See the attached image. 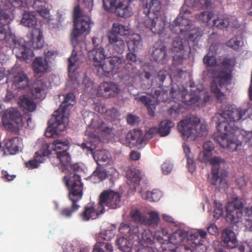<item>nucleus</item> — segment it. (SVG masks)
Here are the masks:
<instances>
[{"label":"nucleus","mask_w":252,"mask_h":252,"mask_svg":"<svg viewBox=\"0 0 252 252\" xmlns=\"http://www.w3.org/2000/svg\"><path fill=\"white\" fill-rule=\"evenodd\" d=\"M152 234L150 230H144L141 234V238L140 240L141 245L148 246V245L152 244Z\"/></svg>","instance_id":"nucleus-61"},{"label":"nucleus","mask_w":252,"mask_h":252,"mask_svg":"<svg viewBox=\"0 0 252 252\" xmlns=\"http://www.w3.org/2000/svg\"><path fill=\"white\" fill-rule=\"evenodd\" d=\"M174 126V124L170 120H164L160 122L158 128V133L161 136L168 135L171 128Z\"/></svg>","instance_id":"nucleus-49"},{"label":"nucleus","mask_w":252,"mask_h":252,"mask_svg":"<svg viewBox=\"0 0 252 252\" xmlns=\"http://www.w3.org/2000/svg\"><path fill=\"white\" fill-rule=\"evenodd\" d=\"M69 173L63 178V182L67 187L68 190H71L73 186H79L81 187L82 192H83V184L81 182L80 176L78 174L82 169L77 163L68 166V169H66Z\"/></svg>","instance_id":"nucleus-13"},{"label":"nucleus","mask_w":252,"mask_h":252,"mask_svg":"<svg viewBox=\"0 0 252 252\" xmlns=\"http://www.w3.org/2000/svg\"><path fill=\"white\" fill-rule=\"evenodd\" d=\"M159 221L158 215L155 212H151L148 218L145 217L143 225L155 228L158 225Z\"/></svg>","instance_id":"nucleus-48"},{"label":"nucleus","mask_w":252,"mask_h":252,"mask_svg":"<svg viewBox=\"0 0 252 252\" xmlns=\"http://www.w3.org/2000/svg\"><path fill=\"white\" fill-rule=\"evenodd\" d=\"M113 247L109 242L98 240L94 245L92 252H112Z\"/></svg>","instance_id":"nucleus-47"},{"label":"nucleus","mask_w":252,"mask_h":252,"mask_svg":"<svg viewBox=\"0 0 252 252\" xmlns=\"http://www.w3.org/2000/svg\"><path fill=\"white\" fill-rule=\"evenodd\" d=\"M47 86L42 81L36 82L32 90V94L35 99H43L46 95Z\"/></svg>","instance_id":"nucleus-35"},{"label":"nucleus","mask_w":252,"mask_h":252,"mask_svg":"<svg viewBox=\"0 0 252 252\" xmlns=\"http://www.w3.org/2000/svg\"><path fill=\"white\" fill-rule=\"evenodd\" d=\"M28 0H26L27 6L26 7H15L12 4L11 6L14 8H19L21 10L25 11L23 14V17L21 20V23L26 27L29 28L35 29V26L37 24V19L35 17V14L34 12H26V8L29 7V3H28ZM9 3L11 4L10 2Z\"/></svg>","instance_id":"nucleus-23"},{"label":"nucleus","mask_w":252,"mask_h":252,"mask_svg":"<svg viewBox=\"0 0 252 252\" xmlns=\"http://www.w3.org/2000/svg\"><path fill=\"white\" fill-rule=\"evenodd\" d=\"M53 150L56 152L66 151L68 148V142L67 141H61L59 139L55 140L52 144Z\"/></svg>","instance_id":"nucleus-57"},{"label":"nucleus","mask_w":252,"mask_h":252,"mask_svg":"<svg viewBox=\"0 0 252 252\" xmlns=\"http://www.w3.org/2000/svg\"><path fill=\"white\" fill-rule=\"evenodd\" d=\"M56 154L57 158L60 160L62 171H65L66 169H68L71 158L67 151L58 152Z\"/></svg>","instance_id":"nucleus-43"},{"label":"nucleus","mask_w":252,"mask_h":252,"mask_svg":"<svg viewBox=\"0 0 252 252\" xmlns=\"http://www.w3.org/2000/svg\"><path fill=\"white\" fill-rule=\"evenodd\" d=\"M139 62V59L132 51L129 52L126 55V60H123L124 68L127 70L130 81L128 85L133 86L134 80L139 75V70L135 65Z\"/></svg>","instance_id":"nucleus-14"},{"label":"nucleus","mask_w":252,"mask_h":252,"mask_svg":"<svg viewBox=\"0 0 252 252\" xmlns=\"http://www.w3.org/2000/svg\"><path fill=\"white\" fill-rule=\"evenodd\" d=\"M117 244L119 249L124 252H130L132 244L127 238L122 237H120L117 240Z\"/></svg>","instance_id":"nucleus-54"},{"label":"nucleus","mask_w":252,"mask_h":252,"mask_svg":"<svg viewBox=\"0 0 252 252\" xmlns=\"http://www.w3.org/2000/svg\"><path fill=\"white\" fill-rule=\"evenodd\" d=\"M147 141V137L141 129H133L126 134L125 144L126 146L132 147L141 145Z\"/></svg>","instance_id":"nucleus-17"},{"label":"nucleus","mask_w":252,"mask_h":252,"mask_svg":"<svg viewBox=\"0 0 252 252\" xmlns=\"http://www.w3.org/2000/svg\"><path fill=\"white\" fill-rule=\"evenodd\" d=\"M145 25L154 34L161 35L165 29V18L163 16L149 18L145 20Z\"/></svg>","instance_id":"nucleus-19"},{"label":"nucleus","mask_w":252,"mask_h":252,"mask_svg":"<svg viewBox=\"0 0 252 252\" xmlns=\"http://www.w3.org/2000/svg\"><path fill=\"white\" fill-rule=\"evenodd\" d=\"M106 177L107 173L105 169L101 165H97L90 179L94 183H98L105 179Z\"/></svg>","instance_id":"nucleus-42"},{"label":"nucleus","mask_w":252,"mask_h":252,"mask_svg":"<svg viewBox=\"0 0 252 252\" xmlns=\"http://www.w3.org/2000/svg\"><path fill=\"white\" fill-rule=\"evenodd\" d=\"M84 119L85 123L87 122H89V128H92L95 131L96 130H100L107 133H110L111 131V128L106 126V124L103 121L94 113H88V116H85Z\"/></svg>","instance_id":"nucleus-18"},{"label":"nucleus","mask_w":252,"mask_h":252,"mask_svg":"<svg viewBox=\"0 0 252 252\" xmlns=\"http://www.w3.org/2000/svg\"><path fill=\"white\" fill-rule=\"evenodd\" d=\"M247 112L246 109L236 108L229 105L219 113L224 121L218 124L217 129L220 135L215 139L221 147L233 152L241 146V142L238 140L241 132L237 125L247 118Z\"/></svg>","instance_id":"nucleus-1"},{"label":"nucleus","mask_w":252,"mask_h":252,"mask_svg":"<svg viewBox=\"0 0 252 252\" xmlns=\"http://www.w3.org/2000/svg\"><path fill=\"white\" fill-rule=\"evenodd\" d=\"M91 20L88 16H83L82 18L74 20V30L71 36L76 38L79 35L86 32H89L91 29Z\"/></svg>","instance_id":"nucleus-21"},{"label":"nucleus","mask_w":252,"mask_h":252,"mask_svg":"<svg viewBox=\"0 0 252 252\" xmlns=\"http://www.w3.org/2000/svg\"><path fill=\"white\" fill-rule=\"evenodd\" d=\"M118 85L113 82H103L100 83L97 91L98 94L105 98L117 96L120 92Z\"/></svg>","instance_id":"nucleus-20"},{"label":"nucleus","mask_w":252,"mask_h":252,"mask_svg":"<svg viewBox=\"0 0 252 252\" xmlns=\"http://www.w3.org/2000/svg\"><path fill=\"white\" fill-rule=\"evenodd\" d=\"M199 99V96L195 93H189L185 91L181 95V101L187 105L195 104Z\"/></svg>","instance_id":"nucleus-46"},{"label":"nucleus","mask_w":252,"mask_h":252,"mask_svg":"<svg viewBox=\"0 0 252 252\" xmlns=\"http://www.w3.org/2000/svg\"><path fill=\"white\" fill-rule=\"evenodd\" d=\"M127 47L129 51L136 52L142 49L143 41L141 36L137 33H133L129 37L127 41Z\"/></svg>","instance_id":"nucleus-31"},{"label":"nucleus","mask_w":252,"mask_h":252,"mask_svg":"<svg viewBox=\"0 0 252 252\" xmlns=\"http://www.w3.org/2000/svg\"><path fill=\"white\" fill-rule=\"evenodd\" d=\"M231 205H228L226 208V220L231 223H235L239 221V219L242 216L243 212H238L237 210L230 209Z\"/></svg>","instance_id":"nucleus-44"},{"label":"nucleus","mask_w":252,"mask_h":252,"mask_svg":"<svg viewBox=\"0 0 252 252\" xmlns=\"http://www.w3.org/2000/svg\"><path fill=\"white\" fill-rule=\"evenodd\" d=\"M104 212V208L101 206L99 202L96 205L88 204L84 207L83 211L79 214V217L82 220L88 221L96 219Z\"/></svg>","instance_id":"nucleus-16"},{"label":"nucleus","mask_w":252,"mask_h":252,"mask_svg":"<svg viewBox=\"0 0 252 252\" xmlns=\"http://www.w3.org/2000/svg\"><path fill=\"white\" fill-rule=\"evenodd\" d=\"M63 96L64 100L62 102L60 108L54 112L48 122L49 126L45 134L47 137H51L58 132L63 131L68 122L67 111L69 107L73 106L75 104L76 99L74 94L71 93Z\"/></svg>","instance_id":"nucleus-4"},{"label":"nucleus","mask_w":252,"mask_h":252,"mask_svg":"<svg viewBox=\"0 0 252 252\" xmlns=\"http://www.w3.org/2000/svg\"><path fill=\"white\" fill-rule=\"evenodd\" d=\"M242 43L243 42L241 39H239L237 36H234L229 39V40L226 42V45L227 47L237 51L242 46Z\"/></svg>","instance_id":"nucleus-63"},{"label":"nucleus","mask_w":252,"mask_h":252,"mask_svg":"<svg viewBox=\"0 0 252 252\" xmlns=\"http://www.w3.org/2000/svg\"><path fill=\"white\" fill-rule=\"evenodd\" d=\"M135 100L144 104L147 108L149 114L151 116L153 117L155 115L156 107L152 103V98L151 96L143 95L136 97Z\"/></svg>","instance_id":"nucleus-40"},{"label":"nucleus","mask_w":252,"mask_h":252,"mask_svg":"<svg viewBox=\"0 0 252 252\" xmlns=\"http://www.w3.org/2000/svg\"><path fill=\"white\" fill-rule=\"evenodd\" d=\"M49 144H46L43 151L35 152L34 158L25 162L26 167L31 169L38 168L40 163H42L51 154V151L49 150Z\"/></svg>","instance_id":"nucleus-22"},{"label":"nucleus","mask_w":252,"mask_h":252,"mask_svg":"<svg viewBox=\"0 0 252 252\" xmlns=\"http://www.w3.org/2000/svg\"><path fill=\"white\" fill-rule=\"evenodd\" d=\"M203 63L207 67H213L217 65V60L213 53L210 52L204 56Z\"/></svg>","instance_id":"nucleus-62"},{"label":"nucleus","mask_w":252,"mask_h":252,"mask_svg":"<svg viewBox=\"0 0 252 252\" xmlns=\"http://www.w3.org/2000/svg\"><path fill=\"white\" fill-rule=\"evenodd\" d=\"M166 75L167 72L165 70H160L159 71L156 76L154 77V78L152 79L151 86L161 88Z\"/></svg>","instance_id":"nucleus-51"},{"label":"nucleus","mask_w":252,"mask_h":252,"mask_svg":"<svg viewBox=\"0 0 252 252\" xmlns=\"http://www.w3.org/2000/svg\"><path fill=\"white\" fill-rule=\"evenodd\" d=\"M95 70L97 75L100 77L103 76L110 77L114 74H116L113 67L109 64V62L107 58L105 59L103 63H100L98 66H96Z\"/></svg>","instance_id":"nucleus-27"},{"label":"nucleus","mask_w":252,"mask_h":252,"mask_svg":"<svg viewBox=\"0 0 252 252\" xmlns=\"http://www.w3.org/2000/svg\"><path fill=\"white\" fill-rule=\"evenodd\" d=\"M188 45L189 42L186 39L179 36L175 37V39L172 43L173 52L184 51L185 48Z\"/></svg>","instance_id":"nucleus-53"},{"label":"nucleus","mask_w":252,"mask_h":252,"mask_svg":"<svg viewBox=\"0 0 252 252\" xmlns=\"http://www.w3.org/2000/svg\"><path fill=\"white\" fill-rule=\"evenodd\" d=\"M108 45L116 53L122 54L125 48V44L123 39L120 37L113 34L108 35Z\"/></svg>","instance_id":"nucleus-26"},{"label":"nucleus","mask_w":252,"mask_h":252,"mask_svg":"<svg viewBox=\"0 0 252 252\" xmlns=\"http://www.w3.org/2000/svg\"><path fill=\"white\" fill-rule=\"evenodd\" d=\"M182 105L176 103L172 106L167 111L168 116L171 119H176L181 112Z\"/></svg>","instance_id":"nucleus-58"},{"label":"nucleus","mask_w":252,"mask_h":252,"mask_svg":"<svg viewBox=\"0 0 252 252\" xmlns=\"http://www.w3.org/2000/svg\"><path fill=\"white\" fill-rule=\"evenodd\" d=\"M203 148V152L199 155V160L202 162H209L212 165V177L210 179V182L212 185L220 187V184L223 182L224 178L227 176L226 171L220 168V164L224 163L225 160L218 157L211 158L212 155V151L215 148L212 142L206 141L204 143Z\"/></svg>","instance_id":"nucleus-5"},{"label":"nucleus","mask_w":252,"mask_h":252,"mask_svg":"<svg viewBox=\"0 0 252 252\" xmlns=\"http://www.w3.org/2000/svg\"><path fill=\"white\" fill-rule=\"evenodd\" d=\"M169 237L168 231L165 229H161L157 231L154 235V238L160 244V248L162 251H167L169 245Z\"/></svg>","instance_id":"nucleus-28"},{"label":"nucleus","mask_w":252,"mask_h":252,"mask_svg":"<svg viewBox=\"0 0 252 252\" xmlns=\"http://www.w3.org/2000/svg\"><path fill=\"white\" fill-rule=\"evenodd\" d=\"M88 57L89 60L93 61L94 67L98 66L102 61L106 59V55L104 49L100 47L94 48L88 53Z\"/></svg>","instance_id":"nucleus-24"},{"label":"nucleus","mask_w":252,"mask_h":252,"mask_svg":"<svg viewBox=\"0 0 252 252\" xmlns=\"http://www.w3.org/2000/svg\"><path fill=\"white\" fill-rule=\"evenodd\" d=\"M188 238H189V234L188 232L182 229L178 230L170 235L169 245L185 244Z\"/></svg>","instance_id":"nucleus-30"},{"label":"nucleus","mask_w":252,"mask_h":252,"mask_svg":"<svg viewBox=\"0 0 252 252\" xmlns=\"http://www.w3.org/2000/svg\"><path fill=\"white\" fill-rule=\"evenodd\" d=\"M178 129L185 140L189 138L195 140L197 137H202L207 133V125L201 124L199 119L196 117L182 120L178 123Z\"/></svg>","instance_id":"nucleus-6"},{"label":"nucleus","mask_w":252,"mask_h":252,"mask_svg":"<svg viewBox=\"0 0 252 252\" xmlns=\"http://www.w3.org/2000/svg\"><path fill=\"white\" fill-rule=\"evenodd\" d=\"M86 133L90 138V139L89 141L84 140V142L80 145L81 148L87 149L88 151L91 152L97 165L105 166L109 164L112 161L110 153L106 150H96L94 152L96 148L94 140L97 138L95 137V134L90 133L88 129Z\"/></svg>","instance_id":"nucleus-7"},{"label":"nucleus","mask_w":252,"mask_h":252,"mask_svg":"<svg viewBox=\"0 0 252 252\" xmlns=\"http://www.w3.org/2000/svg\"><path fill=\"white\" fill-rule=\"evenodd\" d=\"M152 57L154 61L159 63L164 64L168 60L167 48L164 45L156 48L153 51Z\"/></svg>","instance_id":"nucleus-33"},{"label":"nucleus","mask_w":252,"mask_h":252,"mask_svg":"<svg viewBox=\"0 0 252 252\" xmlns=\"http://www.w3.org/2000/svg\"><path fill=\"white\" fill-rule=\"evenodd\" d=\"M21 140L17 136L13 137L5 140L4 149L6 150L10 155L16 154L19 150Z\"/></svg>","instance_id":"nucleus-36"},{"label":"nucleus","mask_w":252,"mask_h":252,"mask_svg":"<svg viewBox=\"0 0 252 252\" xmlns=\"http://www.w3.org/2000/svg\"><path fill=\"white\" fill-rule=\"evenodd\" d=\"M18 104L19 107L23 110H26L30 112H33L36 108V104L32 98L27 94H24L20 96Z\"/></svg>","instance_id":"nucleus-34"},{"label":"nucleus","mask_w":252,"mask_h":252,"mask_svg":"<svg viewBox=\"0 0 252 252\" xmlns=\"http://www.w3.org/2000/svg\"><path fill=\"white\" fill-rule=\"evenodd\" d=\"M32 7L43 18L45 19L49 18V10L47 7L46 0H35L33 1Z\"/></svg>","instance_id":"nucleus-38"},{"label":"nucleus","mask_w":252,"mask_h":252,"mask_svg":"<svg viewBox=\"0 0 252 252\" xmlns=\"http://www.w3.org/2000/svg\"><path fill=\"white\" fill-rule=\"evenodd\" d=\"M68 197L72 202L70 208L64 207L60 210V215L65 218H70L72 214L77 211L80 208V205L77 202L80 200L83 196V192L81 191V187L79 186H73L71 190H68Z\"/></svg>","instance_id":"nucleus-10"},{"label":"nucleus","mask_w":252,"mask_h":252,"mask_svg":"<svg viewBox=\"0 0 252 252\" xmlns=\"http://www.w3.org/2000/svg\"><path fill=\"white\" fill-rule=\"evenodd\" d=\"M189 238L187 239L186 243L180 245L175 249H171L172 252H192L193 249L196 247V246H192L189 243Z\"/></svg>","instance_id":"nucleus-59"},{"label":"nucleus","mask_w":252,"mask_h":252,"mask_svg":"<svg viewBox=\"0 0 252 252\" xmlns=\"http://www.w3.org/2000/svg\"><path fill=\"white\" fill-rule=\"evenodd\" d=\"M213 15V13L210 11H203L201 12L199 14L196 15V18L201 22L207 23L208 26L212 25L210 22Z\"/></svg>","instance_id":"nucleus-60"},{"label":"nucleus","mask_w":252,"mask_h":252,"mask_svg":"<svg viewBox=\"0 0 252 252\" xmlns=\"http://www.w3.org/2000/svg\"><path fill=\"white\" fill-rule=\"evenodd\" d=\"M107 58L109 62V64L111 65L116 73L124 67L123 59L122 58L113 56Z\"/></svg>","instance_id":"nucleus-52"},{"label":"nucleus","mask_w":252,"mask_h":252,"mask_svg":"<svg viewBox=\"0 0 252 252\" xmlns=\"http://www.w3.org/2000/svg\"><path fill=\"white\" fill-rule=\"evenodd\" d=\"M207 232L203 229H197L194 232L189 233V238L188 242L192 246H199L203 244L202 239L206 238Z\"/></svg>","instance_id":"nucleus-37"},{"label":"nucleus","mask_w":252,"mask_h":252,"mask_svg":"<svg viewBox=\"0 0 252 252\" xmlns=\"http://www.w3.org/2000/svg\"><path fill=\"white\" fill-rule=\"evenodd\" d=\"M121 194L111 190H104L99 197V203L101 206L104 208L107 206L110 208L115 209L120 206Z\"/></svg>","instance_id":"nucleus-15"},{"label":"nucleus","mask_w":252,"mask_h":252,"mask_svg":"<svg viewBox=\"0 0 252 252\" xmlns=\"http://www.w3.org/2000/svg\"><path fill=\"white\" fill-rule=\"evenodd\" d=\"M127 179L135 184H138L141 179V172L138 169H134L127 173Z\"/></svg>","instance_id":"nucleus-56"},{"label":"nucleus","mask_w":252,"mask_h":252,"mask_svg":"<svg viewBox=\"0 0 252 252\" xmlns=\"http://www.w3.org/2000/svg\"><path fill=\"white\" fill-rule=\"evenodd\" d=\"M129 33L128 27L118 23L113 24L112 28L108 34H113L117 36H126Z\"/></svg>","instance_id":"nucleus-45"},{"label":"nucleus","mask_w":252,"mask_h":252,"mask_svg":"<svg viewBox=\"0 0 252 252\" xmlns=\"http://www.w3.org/2000/svg\"><path fill=\"white\" fill-rule=\"evenodd\" d=\"M234 63L233 59L225 58L221 63V69L207 70L208 74L213 79L211 83V92L215 94L219 102H222L226 98L225 94L220 91L219 87L222 88L231 84L232 67Z\"/></svg>","instance_id":"nucleus-3"},{"label":"nucleus","mask_w":252,"mask_h":252,"mask_svg":"<svg viewBox=\"0 0 252 252\" xmlns=\"http://www.w3.org/2000/svg\"><path fill=\"white\" fill-rule=\"evenodd\" d=\"M103 6L109 13H114L120 17H129L132 13L128 3L125 1L103 0Z\"/></svg>","instance_id":"nucleus-8"},{"label":"nucleus","mask_w":252,"mask_h":252,"mask_svg":"<svg viewBox=\"0 0 252 252\" xmlns=\"http://www.w3.org/2000/svg\"><path fill=\"white\" fill-rule=\"evenodd\" d=\"M11 10L0 9V41L13 47V52L18 59H29L30 49L25 45L23 39L17 40L10 30L9 24L12 20Z\"/></svg>","instance_id":"nucleus-2"},{"label":"nucleus","mask_w":252,"mask_h":252,"mask_svg":"<svg viewBox=\"0 0 252 252\" xmlns=\"http://www.w3.org/2000/svg\"><path fill=\"white\" fill-rule=\"evenodd\" d=\"M229 25V22L227 19H221L217 18L213 21V27H215L219 29H224Z\"/></svg>","instance_id":"nucleus-64"},{"label":"nucleus","mask_w":252,"mask_h":252,"mask_svg":"<svg viewBox=\"0 0 252 252\" xmlns=\"http://www.w3.org/2000/svg\"><path fill=\"white\" fill-rule=\"evenodd\" d=\"M162 192L158 189H153L152 191H147L142 193V197L150 201H158L162 196Z\"/></svg>","instance_id":"nucleus-50"},{"label":"nucleus","mask_w":252,"mask_h":252,"mask_svg":"<svg viewBox=\"0 0 252 252\" xmlns=\"http://www.w3.org/2000/svg\"><path fill=\"white\" fill-rule=\"evenodd\" d=\"M94 109L96 112H97L98 113L101 114L106 113L108 115H110L113 114L114 117L116 116V113L117 112V110L114 108L108 110L105 106V104L101 102H98L95 103L94 106Z\"/></svg>","instance_id":"nucleus-55"},{"label":"nucleus","mask_w":252,"mask_h":252,"mask_svg":"<svg viewBox=\"0 0 252 252\" xmlns=\"http://www.w3.org/2000/svg\"><path fill=\"white\" fill-rule=\"evenodd\" d=\"M2 122L5 128L11 131L23 125V119L21 113L17 109L13 108L5 111L2 116Z\"/></svg>","instance_id":"nucleus-12"},{"label":"nucleus","mask_w":252,"mask_h":252,"mask_svg":"<svg viewBox=\"0 0 252 252\" xmlns=\"http://www.w3.org/2000/svg\"><path fill=\"white\" fill-rule=\"evenodd\" d=\"M161 3L158 0H150L147 2L144 8L145 13H152L155 17L162 16L160 15Z\"/></svg>","instance_id":"nucleus-39"},{"label":"nucleus","mask_w":252,"mask_h":252,"mask_svg":"<svg viewBox=\"0 0 252 252\" xmlns=\"http://www.w3.org/2000/svg\"><path fill=\"white\" fill-rule=\"evenodd\" d=\"M191 17V12L188 10L181 11L179 16L170 25L171 31L177 34L188 32L193 29L189 18Z\"/></svg>","instance_id":"nucleus-11"},{"label":"nucleus","mask_w":252,"mask_h":252,"mask_svg":"<svg viewBox=\"0 0 252 252\" xmlns=\"http://www.w3.org/2000/svg\"><path fill=\"white\" fill-rule=\"evenodd\" d=\"M221 244L223 247L232 249L233 252H252L248 244L238 245L234 232L229 229L222 232Z\"/></svg>","instance_id":"nucleus-9"},{"label":"nucleus","mask_w":252,"mask_h":252,"mask_svg":"<svg viewBox=\"0 0 252 252\" xmlns=\"http://www.w3.org/2000/svg\"><path fill=\"white\" fill-rule=\"evenodd\" d=\"M68 75L71 77V74L76 72L78 67V58L77 57V52L75 49V47L72 50L71 55L68 59Z\"/></svg>","instance_id":"nucleus-41"},{"label":"nucleus","mask_w":252,"mask_h":252,"mask_svg":"<svg viewBox=\"0 0 252 252\" xmlns=\"http://www.w3.org/2000/svg\"><path fill=\"white\" fill-rule=\"evenodd\" d=\"M31 41L34 49H40L43 47L44 41L41 30L39 29H32L30 33Z\"/></svg>","instance_id":"nucleus-29"},{"label":"nucleus","mask_w":252,"mask_h":252,"mask_svg":"<svg viewBox=\"0 0 252 252\" xmlns=\"http://www.w3.org/2000/svg\"><path fill=\"white\" fill-rule=\"evenodd\" d=\"M32 67L34 72L37 75L41 76L44 73L47 72L50 68L48 63L43 59L42 57H36L33 60Z\"/></svg>","instance_id":"nucleus-25"},{"label":"nucleus","mask_w":252,"mask_h":252,"mask_svg":"<svg viewBox=\"0 0 252 252\" xmlns=\"http://www.w3.org/2000/svg\"><path fill=\"white\" fill-rule=\"evenodd\" d=\"M13 85L17 89L22 90L29 84V79L26 74L23 71L18 72L12 77Z\"/></svg>","instance_id":"nucleus-32"}]
</instances>
